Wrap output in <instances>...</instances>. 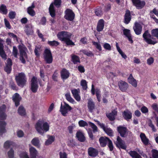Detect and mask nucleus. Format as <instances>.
I'll return each mask as SVG.
<instances>
[{"label":"nucleus","instance_id":"51","mask_svg":"<svg viewBox=\"0 0 158 158\" xmlns=\"http://www.w3.org/2000/svg\"><path fill=\"white\" fill-rule=\"evenodd\" d=\"M107 145L110 151H112L113 150L114 146L112 141L110 139L109 140Z\"/></svg>","mask_w":158,"mask_h":158},{"label":"nucleus","instance_id":"44","mask_svg":"<svg viewBox=\"0 0 158 158\" xmlns=\"http://www.w3.org/2000/svg\"><path fill=\"white\" fill-rule=\"evenodd\" d=\"M151 152L152 156L150 158H158V150L156 149H152Z\"/></svg>","mask_w":158,"mask_h":158},{"label":"nucleus","instance_id":"15","mask_svg":"<svg viewBox=\"0 0 158 158\" xmlns=\"http://www.w3.org/2000/svg\"><path fill=\"white\" fill-rule=\"evenodd\" d=\"M118 85L119 89L122 92H126L128 87V84L125 81L120 80L118 83Z\"/></svg>","mask_w":158,"mask_h":158},{"label":"nucleus","instance_id":"53","mask_svg":"<svg viewBox=\"0 0 158 158\" xmlns=\"http://www.w3.org/2000/svg\"><path fill=\"white\" fill-rule=\"evenodd\" d=\"M8 34L10 37L13 38L14 41H16L17 42H18V37L16 35L11 32H9L8 33Z\"/></svg>","mask_w":158,"mask_h":158},{"label":"nucleus","instance_id":"43","mask_svg":"<svg viewBox=\"0 0 158 158\" xmlns=\"http://www.w3.org/2000/svg\"><path fill=\"white\" fill-rule=\"evenodd\" d=\"M80 52L89 57L93 56H94V54L90 51H88L82 49L81 50Z\"/></svg>","mask_w":158,"mask_h":158},{"label":"nucleus","instance_id":"38","mask_svg":"<svg viewBox=\"0 0 158 158\" xmlns=\"http://www.w3.org/2000/svg\"><path fill=\"white\" fill-rule=\"evenodd\" d=\"M116 46L117 50L119 53L121 55L122 57L126 59L127 58V56L121 49L118 43L117 42L116 43Z\"/></svg>","mask_w":158,"mask_h":158},{"label":"nucleus","instance_id":"41","mask_svg":"<svg viewBox=\"0 0 158 158\" xmlns=\"http://www.w3.org/2000/svg\"><path fill=\"white\" fill-rule=\"evenodd\" d=\"M14 143L12 141L7 140L5 142L4 144V147L5 149H8L10 148V146H13Z\"/></svg>","mask_w":158,"mask_h":158},{"label":"nucleus","instance_id":"34","mask_svg":"<svg viewBox=\"0 0 158 158\" xmlns=\"http://www.w3.org/2000/svg\"><path fill=\"white\" fill-rule=\"evenodd\" d=\"M129 82L132 85L135 87H136L137 86V83L135 79L133 77L132 74H130L129 77L127 79Z\"/></svg>","mask_w":158,"mask_h":158},{"label":"nucleus","instance_id":"45","mask_svg":"<svg viewBox=\"0 0 158 158\" xmlns=\"http://www.w3.org/2000/svg\"><path fill=\"white\" fill-rule=\"evenodd\" d=\"M104 131L109 136H113V130L110 128L106 127Z\"/></svg>","mask_w":158,"mask_h":158},{"label":"nucleus","instance_id":"37","mask_svg":"<svg viewBox=\"0 0 158 158\" xmlns=\"http://www.w3.org/2000/svg\"><path fill=\"white\" fill-rule=\"evenodd\" d=\"M95 13L97 16L101 17L103 15L102 8L100 6H97L94 10Z\"/></svg>","mask_w":158,"mask_h":158},{"label":"nucleus","instance_id":"40","mask_svg":"<svg viewBox=\"0 0 158 158\" xmlns=\"http://www.w3.org/2000/svg\"><path fill=\"white\" fill-rule=\"evenodd\" d=\"M18 111L19 114L22 116H24L26 114L25 110L24 107L22 106H19Z\"/></svg>","mask_w":158,"mask_h":158},{"label":"nucleus","instance_id":"14","mask_svg":"<svg viewBox=\"0 0 158 158\" xmlns=\"http://www.w3.org/2000/svg\"><path fill=\"white\" fill-rule=\"evenodd\" d=\"M116 145L117 147L124 150H126L127 147L124 142L119 136L117 137Z\"/></svg>","mask_w":158,"mask_h":158},{"label":"nucleus","instance_id":"64","mask_svg":"<svg viewBox=\"0 0 158 158\" xmlns=\"http://www.w3.org/2000/svg\"><path fill=\"white\" fill-rule=\"evenodd\" d=\"M19 156L20 158H29L27 153L26 152H21Z\"/></svg>","mask_w":158,"mask_h":158},{"label":"nucleus","instance_id":"50","mask_svg":"<svg viewBox=\"0 0 158 158\" xmlns=\"http://www.w3.org/2000/svg\"><path fill=\"white\" fill-rule=\"evenodd\" d=\"M27 12L28 14L31 16H34L35 15V11L31 7H28L27 8Z\"/></svg>","mask_w":158,"mask_h":158},{"label":"nucleus","instance_id":"21","mask_svg":"<svg viewBox=\"0 0 158 158\" xmlns=\"http://www.w3.org/2000/svg\"><path fill=\"white\" fill-rule=\"evenodd\" d=\"M110 139L106 137L101 136L99 139V142L100 146L102 148L105 147Z\"/></svg>","mask_w":158,"mask_h":158},{"label":"nucleus","instance_id":"35","mask_svg":"<svg viewBox=\"0 0 158 158\" xmlns=\"http://www.w3.org/2000/svg\"><path fill=\"white\" fill-rule=\"evenodd\" d=\"M128 153L132 158H142L136 151H130Z\"/></svg>","mask_w":158,"mask_h":158},{"label":"nucleus","instance_id":"4","mask_svg":"<svg viewBox=\"0 0 158 158\" xmlns=\"http://www.w3.org/2000/svg\"><path fill=\"white\" fill-rule=\"evenodd\" d=\"M71 33L67 31L59 32L57 35L58 38L60 41L64 42L67 46H74V43L71 40Z\"/></svg>","mask_w":158,"mask_h":158},{"label":"nucleus","instance_id":"9","mask_svg":"<svg viewBox=\"0 0 158 158\" xmlns=\"http://www.w3.org/2000/svg\"><path fill=\"white\" fill-rule=\"evenodd\" d=\"M64 18L68 21L72 22L75 17V14L73 10L69 9H66L64 11Z\"/></svg>","mask_w":158,"mask_h":158},{"label":"nucleus","instance_id":"57","mask_svg":"<svg viewBox=\"0 0 158 158\" xmlns=\"http://www.w3.org/2000/svg\"><path fill=\"white\" fill-rule=\"evenodd\" d=\"M9 158H14V152L12 148H11L10 150L7 153Z\"/></svg>","mask_w":158,"mask_h":158},{"label":"nucleus","instance_id":"5","mask_svg":"<svg viewBox=\"0 0 158 158\" xmlns=\"http://www.w3.org/2000/svg\"><path fill=\"white\" fill-rule=\"evenodd\" d=\"M35 128L38 133L43 135L45 132L49 131V126L47 122L39 120L35 125Z\"/></svg>","mask_w":158,"mask_h":158},{"label":"nucleus","instance_id":"39","mask_svg":"<svg viewBox=\"0 0 158 158\" xmlns=\"http://www.w3.org/2000/svg\"><path fill=\"white\" fill-rule=\"evenodd\" d=\"M31 143L32 145L37 147H40V141L38 138H34L31 141Z\"/></svg>","mask_w":158,"mask_h":158},{"label":"nucleus","instance_id":"25","mask_svg":"<svg viewBox=\"0 0 158 158\" xmlns=\"http://www.w3.org/2000/svg\"><path fill=\"white\" fill-rule=\"evenodd\" d=\"M105 21L103 19H99L97 23L96 30L98 32H100L103 29L105 25Z\"/></svg>","mask_w":158,"mask_h":158},{"label":"nucleus","instance_id":"59","mask_svg":"<svg viewBox=\"0 0 158 158\" xmlns=\"http://www.w3.org/2000/svg\"><path fill=\"white\" fill-rule=\"evenodd\" d=\"M101 91L99 89H96L95 91V94L97 99L98 101L100 102V99L101 95L100 94Z\"/></svg>","mask_w":158,"mask_h":158},{"label":"nucleus","instance_id":"7","mask_svg":"<svg viewBox=\"0 0 158 158\" xmlns=\"http://www.w3.org/2000/svg\"><path fill=\"white\" fill-rule=\"evenodd\" d=\"M43 57L46 64H50L53 61V57L50 49L46 48L44 52Z\"/></svg>","mask_w":158,"mask_h":158},{"label":"nucleus","instance_id":"30","mask_svg":"<svg viewBox=\"0 0 158 158\" xmlns=\"http://www.w3.org/2000/svg\"><path fill=\"white\" fill-rule=\"evenodd\" d=\"M31 158H36L38 153L37 150L34 147H31L29 148Z\"/></svg>","mask_w":158,"mask_h":158},{"label":"nucleus","instance_id":"3","mask_svg":"<svg viewBox=\"0 0 158 158\" xmlns=\"http://www.w3.org/2000/svg\"><path fill=\"white\" fill-rule=\"evenodd\" d=\"M6 109V106L5 104L0 106V135L1 136L6 131L5 129L6 123L4 121L7 117L5 113Z\"/></svg>","mask_w":158,"mask_h":158},{"label":"nucleus","instance_id":"61","mask_svg":"<svg viewBox=\"0 0 158 158\" xmlns=\"http://www.w3.org/2000/svg\"><path fill=\"white\" fill-rule=\"evenodd\" d=\"M93 45L95 46L96 48L99 51H101L102 50V47L100 44L97 42L93 41L92 42Z\"/></svg>","mask_w":158,"mask_h":158},{"label":"nucleus","instance_id":"19","mask_svg":"<svg viewBox=\"0 0 158 158\" xmlns=\"http://www.w3.org/2000/svg\"><path fill=\"white\" fill-rule=\"evenodd\" d=\"M60 77L63 80L68 79L69 77L70 73L69 71L65 68H63L60 72Z\"/></svg>","mask_w":158,"mask_h":158},{"label":"nucleus","instance_id":"33","mask_svg":"<svg viewBox=\"0 0 158 158\" xmlns=\"http://www.w3.org/2000/svg\"><path fill=\"white\" fill-rule=\"evenodd\" d=\"M71 93L76 100L78 102L80 101L81 97L79 94V92L77 89H75L72 90Z\"/></svg>","mask_w":158,"mask_h":158},{"label":"nucleus","instance_id":"6","mask_svg":"<svg viewBox=\"0 0 158 158\" xmlns=\"http://www.w3.org/2000/svg\"><path fill=\"white\" fill-rule=\"evenodd\" d=\"M15 80L17 85L21 88L26 85L27 82V78L24 73H19L15 76Z\"/></svg>","mask_w":158,"mask_h":158},{"label":"nucleus","instance_id":"29","mask_svg":"<svg viewBox=\"0 0 158 158\" xmlns=\"http://www.w3.org/2000/svg\"><path fill=\"white\" fill-rule=\"evenodd\" d=\"M24 31L27 35H32L33 32L32 26L30 24L26 25Z\"/></svg>","mask_w":158,"mask_h":158},{"label":"nucleus","instance_id":"56","mask_svg":"<svg viewBox=\"0 0 158 158\" xmlns=\"http://www.w3.org/2000/svg\"><path fill=\"white\" fill-rule=\"evenodd\" d=\"M18 50L16 46H13V47L12 54L15 57L17 58L18 57Z\"/></svg>","mask_w":158,"mask_h":158},{"label":"nucleus","instance_id":"8","mask_svg":"<svg viewBox=\"0 0 158 158\" xmlns=\"http://www.w3.org/2000/svg\"><path fill=\"white\" fill-rule=\"evenodd\" d=\"M18 48L20 54L19 60L22 63L25 64L26 63L25 59H28L27 54L25 51L26 48L19 45Z\"/></svg>","mask_w":158,"mask_h":158},{"label":"nucleus","instance_id":"20","mask_svg":"<svg viewBox=\"0 0 158 158\" xmlns=\"http://www.w3.org/2000/svg\"><path fill=\"white\" fill-rule=\"evenodd\" d=\"M131 18L130 11L129 10H127L124 15V23L126 24H128L131 21Z\"/></svg>","mask_w":158,"mask_h":158},{"label":"nucleus","instance_id":"60","mask_svg":"<svg viewBox=\"0 0 158 158\" xmlns=\"http://www.w3.org/2000/svg\"><path fill=\"white\" fill-rule=\"evenodd\" d=\"M111 9V5L110 3H107L105 5L104 7V10L105 12H107L110 11Z\"/></svg>","mask_w":158,"mask_h":158},{"label":"nucleus","instance_id":"52","mask_svg":"<svg viewBox=\"0 0 158 158\" xmlns=\"http://www.w3.org/2000/svg\"><path fill=\"white\" fill-rule=\"evenodd\" d=\"M79 126L81 127H83L88 126V123L83 120H80L78 122Z\"/></svg>","mask_w":158,"mask_h":158},{"label":"nucleus","instance_id":"10","mask_svg":"<svg viewBox=\"0 0 158 158\" xmlns=\"http://www.w3.org/2000/svg\"><path fill=\"white\" fill-rule=\"evenodd\" d=\"M31 89L32 92L34 93H35L37 92L39 86L38 84L37 78L33 76L31 80Z\"/></svg>","mask_w":158,"mask_h":158},{"label":"nucleus","instance_id":"16","mask_svg":"<svg viewBox=\"0 0 158 158\" xmlns=\"http://www.w3.org/2000/svg\"><path fill=\"white\" fill-rule=\"evenodd\" d=\"M3 41V40L0 38V56L3 60H6L7 59V56L4 50Z\"/></svg>","mask_w":158,"mask_h":158},{"label":"nucleus","instance_id":"11","mask_svg":"<svg viewBox=\"0 0 158 158\" xmlns=\"http://www.w3.org/2000/svg\"><path fill=\"white\" fill-rule=\"evenodd\" d=\"M64 105L62 106L61 104L60 107V111L62 115L64 116H66V114L68 113V110H71L72 109V108L68 104L64 102Z\"/></svg>","mask_w":158,"mask_h":158},{"label":"nucleus","instance_id":"24","mask_svg":"<svg viewBox=\"0 0 158 158\" xmlns=\"http://www.w3.org/2000/svg\"><path fill=\"white\" fill-rule=\"evenodd\" d=\"M87 107L90 113H92L95 109V105L92 99H89L88 100Z\"/></svg>","mask_w":158,"mask_h":158},{"label":"nucleus","instance_id":"22","mask_svg":"<svg viewBox=\"0 0 158 158\" xmlns=\"http://www.w3.org/2000/svg\"><path fill=\"white\" fill-rule=\"evenodd\" d=\"M123 35L128 39V40L130 43L132 44L133 43L132 40V35L131 33V31L130 30L124 29L123 30Z\"/></svg>","mask_w":158,"mask_h":158},{"label":"nucleus","instance_id":"23","mask_svg":"<svg viewBox=\"0 0 158 158\" xmlns=\"http://www.w3.org/2000/svg\"><path fill=\"white\" fill-rule=\"evenodd\" d=\"M22 98L18 93H15L12 96V100L15 103V106H18L20 104V102Z\"/></svg>","mask_w":158,"mask_h":158},{"label":"nucleus","instance_id":"26","mask_svg":"<svg viewBox=\"0 0 158 158\" xmlns=\"http://www.w3.org/2000/svg\"><path fill=\"white\" fill-rule=\"evenodd\" d=\"M122 116L124 119L128 121L131 118L132 114L131 112L128 110L124 111L122 113Z\"/></svg>","mask_w":158,"mask_h":158},{"label":"nucleus","instance_id":"63","mask_svg":"<svg viewBox=\"0 0 158 158\" xmlns=\"http://www.w3.org/2000/svg\"><path fill=\"white\" fill-rule=\"evenodd\" d=\"M89 124L93 129V131L94 132H96L98 131V127L94 123L91 122H89Z\"/></svg>","mask_w":158,"mask_h":158},{"label":"nucleus","instance_id":"36","mask_svg":"<svg viewBox=\"0 0 158 158\" xmlns=\"http://www.w3.org/2000/svg\"><path fill=\"white\" fill-rule=\"evenodd\" d=\"M71 61L74 64H77V63H80L79 57L74 54L71 55Z\"/></svg>","mask_w":158,"mask_h":158},{"label":"nucleus","instance_id":"55","mask_svg":"<svg viewBox=\"0 0 158 158\" xmlns=\"http://www.w3.org/2000/svg\"><path fill=\"white\" fill-rule=\"evenodd\" d=\"M81 85L82 86L83 90H85L87 88L86 81L85 80H82L81 81Z\"/></svg>","mask_w":158,"mask_h":158},{"label":"nucleus","instance_id":"28","mask_svg":"<svg viewBox=\"0 0 158 158\" xmlns=\"http://www.w3.org/2000/svg\"><path fill=\"white\" fill-rule=\"evenodd\" d=\"M117 112L114 110H113L111 113L106 114L107 117L110 121H113L115 119V117L117 115Z\"/></svg>","mask_w":158,"mask_h":158},{"label":"nucleus","instance_id":"49","mask_svg":"<svg viewBox=\"0 0 158 158\" xmlns=\"http://www.w3.org/2000/svg\"><path fill=\"white\" fill-rule=\"evenodd\" d=\"M59 76L58 73V70H56L54 72L52 75V78L53 81H57V77Z\"/></svg>","mask_w":158,"mask_h":158},{"label":"nucleus","instance_id":"54","mask_svg":"<svg viewBox=\"0 0 158 158\" xmlns=\"http://www.w3.org/2000/svg\"><path fill=\"white\" fill-rule=\"evenodd\" d=\"M75 127V125L74 124H72L71 125L69 126L68 127V130L69 134H72L73 133V129Z\"/></svg>","mask_w":158,"mask_h":158},{"label":"nucleus","instance_id":"48","mask_svg":"<svg viewBox=\"0 0 158 158\" xmlns=\"http://www.w3.org/2000/svg\"><path fill=\"white\" fill-rule=\"evenodd\" d=\"M65 96L66 100L70 102L74 103L75 101L71 97L69 93H67L65 94Z\"/></svg>","mask_w":158,"mask_h":158},{"label":"nucleus","instance_id":"42","mask_svg":"<svg viewBox=\"0 0 158 158\" xmlns=\"http://www.w3.org/2000/svg\"><path fill=\"white\" fill-rule=\"evenodd\" d=\"M48 44L51 46L55 47H57L60 44L59 42L55 40L53 41H48Z\"/></svg>","mask_w":158,"mask_h":158},{"label":"nucleus","instance_id":"31","mask_svg":"<svg viewBox=\"0 0 158 158\" xmlns=\"http://www.w3.org/2000/svg\"><path fill=\"white\" fill-rule=\"evenodd\" d=\"M49 11L51 16L52 18H54L56 16V10L53 3H52L50 5Z\"/></svg>","mask_w":158,"mask_h":158},{"label":"nucleus","instance_id":"62","mask_svg":"<svg viewBox=\"0 0 158 158\" xmlns=\"http://www.w3.org/2000/svg\"><path fill=\"white\" fill-rule=\"evenodd\" d=\"M54 2L53 5H55L56 7H59L61 5L62 1L61 0H54Z\"/></svg>","mask_w":158,"mask_h":158},{"label":"nucleus","instance_id":"1","mask_svg":"<svg viewBox=\"0 0 158 158\" xmlns=\"http://www.w3.org/2000/svg\"><path fill=\"white\" fill-rule=\"evenodd\" d=\"M151 35L148 30L145 31L143 35V40L149 44L154 45L158 43L155 37L158 40V28H155L151 31Z\"/></svg>","mask_w":158,"mask_h":158},{"label":"nucleus","instance_id":"27","mask_svg":"<svg viewBox=\"0 0 158 158\" xmlns=\"http://www.w3.org/2000/svg\"><path fill=\"white\" fill-rule=\"evenodd\" d=\"M140 137L142 142L144 145L147 146L150 144L149 140L146 136L144 133H141L140 135Z\"/></svg>","mask_w":158,"mask_h":158},{"label":"nucleus","instance_id":"18","mask_svg":"<svg viewBox=\"0 0 158 158\" xmlns=\"http://www.w3.org/2000/svg\"><path fill=\"white\" fill-rule=\"evenodd\" d=\"M133 29L135 34L137 35H140L142 31V27L141 25L138 22H135Z\"/></svg>","mask_w":158,"mask_h":158},{"label":"nucleus","instance_id":"17","mask_svg":"<svg viewBox=\"0 0 158 158\" xmlns=\"http://www.w3.org/2000/svg\"><path fill=\"white\" fill-rule=\"evenodd\" d=\"M88 153L89 156L95 157L98 155V151L97 149L92 147H90L88 149Z\"/></svg>","mask_w":158,"mask_h":158},{"label":"nucleus","instance_id":"12","mask_svg":"<svg viewBox=\"0 0 158 158\" xmlns=\"http://www.w3.org/2000/svg\"><path fill=\"white\" fill-rule=\"evenodd\" d=\"M117 131L122 137H125L127 135L128 129L127 127L123 126L120 125L117 127Z\"/></svg>","mask_w":158,"mask_h":158},{"label":"nucleus","instance_id":"2","mask_svg":"<svg viewBox=\"0 0 158 158\" xmlns=\"http://www.w3.org/2000/svg\"><path fill=\"white\" fill-rule=\"evenodd\" d=\"M151 35L148 30L145 31L143 35V40L149 44L154 45L158 43L155 37L158 40V28H155L151 31Z\"/></svg>","mask_w":158,"mask_h":158},{"label":"nucleus","instance_id":"46","mask_svg":"<svg viewBox=\"0 0 158 158\" xmlns=\"http://www.w3.org/2000/svg\"><path fill=\"white\" fill-rule=\"evenodd\" d=\"M0 10L3 14L6 15L7 13V10L6 6L4 4H2L0 6Z\"/></svg>","mask_w":158,"mask_h":158},{"label":"nucleus","instance_id":"13","mask_svg":"<svg viewBox=\"0 0 158 158\" xmlns=\"http://www.w3.org/2000/svg\"><path fill=\"white\" fill-rule=\"evenodd\" d=\"M133 5L137 9H141L144 7L146 5V2L144 1L135 0L132 2Z\"/></svg>","mask_w":158,"mask_h":158},{"label":"nucleus","instance_id":"47","mask_svg":"<svg viewBox=\"0 0 158 158\" xmlns=\"http://www.w3.org/2000/svg\"><path fill=\"white\" fill-rule=\"evenodd\" d=\"M54 137L53 136H51L45 142V145H48L54 142Z\"/></svg>","mask_w":158,"mask_h":158},{"label":"nucleus","instance_id":"32","mask_svg":"<svg viewBox=\"0 0 158 158\" xmlns=\"http://www.w3.org/2000/svg\"><path fill=\"white\" fill-rule=\"evenodd\" d=\"M76 137L78 140L81 142H84L85 140V137L81 132L78 131L76 134Z\"/></svg>","mask_w":158,"mask_h":158},{"label":"nucleus","instance_id":"58","mask_svg":"<svg viewBox=\"0 0 158 158\" xmlns=\"http://www.w3.org/2000/svg\"><path fill=\"white\" fill-rule=\"evenodd\" d=\"M4 70L7 74H9L11 73L12 70V67L6 65L4 68Z\"/></svg>","mask_w":158,"mask_h":158}]
</instances>
